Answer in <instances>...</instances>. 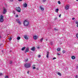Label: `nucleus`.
<instances>
[{
	"instance_id": "nucleus-37",
	"label": "nucleus",
	"mask_w": 78,
	"mask_h": 78,
	"mask_svg": "<svg viewBox=\"0 0 78 78\" xmlns=\"http://www.w3.org/2000/svg\"><path fill=\"white\" fill-rule=\"evenodd\" d=\"M75 19V18H72V20H74Z\"/></svg>"
},
{
	"instance_id": "nucleus-9",
	"label": "nucleus",
	"mask_w": 78,
	"mask_h": 78,
	"mask_svg": "<svg viewBox=\"0 0 78 78\" xmlns=\"http://www.w3.org/2000/svg\"><path fill=\"white\" fill-rule=\"evenodd\" d=\"M3 14H5V13H6L7 11L6 10L5 8H3Z\"/></svg>"
},
{
	"instance_id": "nucleus-25",
	"label": "nucleus",
	"mask_w": 78,
	"mask_h": 78,
	"mask_svg": "<svg viewBox=\"0 0 78 78\" xmlns=\"http://www.w3.org/2000/svg\"><path fill=\"white\" fill-rule=\"evenodd\" d=\"M54 30L55 31H58V29H56V28H55Z\"/></svg>"
},
{
	"instance_id": "nucleus-34",
	"label": "nucleus",
	"mask_w": 78,
	"mask_h": 78,
	"mask_svg": "<svg viewBox=\"0 0 78 78\" xmlns=\"http://www.w3.org/2000/svg\"><path fill=\"white\" fill-rule=\"evenodd\" d=\"M58 56H59V55H60V53H58V54H57Z\"/></svg>"
},
{
	"instance_id": "nucleus-7",
	"label": "nucleus",
	"mask_w": 78,
	"mask_h": 78,
	"mask_svg": "<svg viewBox=\"0 0 78 78\" xmlns=\"http://www.w3.org/2000/svg\"><path fill=\"white\" fill-rule=\"evenodd\" d=\"M40 9L43 12L44 10V9L43 8V7L41 6H40Z\"/></svg>"
},
{
	"instance_id": "nucleus-41",
	"label": "nucleus",
	"mask_w": 78,
	"mask_h": 78,
	"mask_svg": "<svg viewBox=\"0 0 78 78\" xmlns=\"http://www.w3.org/2000/svg\"><path fill=\"white\" fill-rule=\"evenodd\" d=\"M13 0H10V2H13Z\"/></svg>"
},
{
	"instance_id": "nucleus-3",
	"label": "nucleus",
	"mask_w": 78,
	"mask_h": 78,
	"mask_svg": "<svg viewBox=\"0 0 78 78\" xmlns=\"http://www.w3.org/2000/svg\"><path fill=\"white\" fill-rule=\"evenodd\" d=\"M4 21V20L3 19V16L2 15H1L0 16V22L2 23Z\"/></svg>"
},
{
	"instance_id": "nucleus-18",
	"label": "nucleus",
	"mask_w": 78,
	"mask_h": 78,
	"mask_svg": "<svg viewBox=\"0 0 78 78\" xmlns=\"http://www.w3.org/2000/svg\"><path fill=\"white\" fill-rule=\"evenodd\" d=\"M12 60L10 61L9 64H12Z\"/></svg>"
},
{
	"instance_id": "nucleus-20",
	"label": "nucleus",
	"mask_w": 78,
	"mask_h": 78,
	"mask_svg": "<svg viewBox=\"0 0 78 78\" xmlns=\"http://www.w3.org/2000/svg\"><path fill=\"white\" fill-rule=\"evenodd\" d=\"M76 36L77 37V39H78V34H77L76 35Z\"/></svg>"
},
{
	"instance_id": "nucleus-46",
	"label": "nucleus",
	"mask_w": 78,
	"mask_h": 78,
	"mask_svg": "<svg viewBox=\"0 0 78 78\" xmlns=\"http://www.w3.org/2000/svg\"><path fill=\"white\" fill-rule=\"evenodd\" d=\"M57 19V18H55V20H56Z\"/></svg>"
},
{
	"instance_id": "nucleus-21",
	"label": "nucleus",
	"mask_w": 78,
	"mask_h": 78,
	"mask_svg": "<svg viewBox=\"0 0 78 78\" xmlns=\"http://www.w3.org/2000/svg\"><path fill=\"white\" fill-rule=\"evenodd\" d=\"M58 75L60 76H61L62 75L60 73H58Z\"/></svg>"
},
{
	"instance_id": "nucleus-4",
	"label": "nucleus",
	"mask_w": 78,
	"mask_h": 78,
	"mask_svg": "<svg viewBox=\"0 0 78 78\" xmlns=\"http://www.w3.org/2000/svg\"><path fill=\"white\" fill-rule=\"evenodd\" d=\"M16 11H17V12H21V9L19 7H16Z\"/></svg>"
},
{
	"instance_id": "nucleus-30",
	"label": "nucleus",
	"mask_w": 78,
	"mask_h": 78,
	"mask_svg": "<svg viewBox=\"0 0 78 78\" xmlns=\"http://www.w3.org/2000/svg\"><path fill=\"white\" fill-rule=\"evenodd\" d=\"M9 41H11L12 40V37H10L9 38Z\"/></svg>"
},
{
	"instance_id": "nucleus-23",
	"label": "nucleus",
	"mask_w": 78,
	"mask_h": 78,
	"mask_svg": "<svg viewBox=\"0 0 78 78\" xmlns=\"http://www.w3.org/2000/svg\"><path fill=\"white\" fill-rule=\"evenodd\" d=\"M20 39V37H18L17 38V40H19Z\"/></svg>"
},
{
	"instance_id": "nucleus-44",
	"label": "nucleus",
	"mask_w": 78,
	"mask_h": 78,
	"mask_svg": "<svg viewBox=\"0 0 78 78\" xmlns=\"http://www.w3.org/2000/svg\"><path fill=\"white\" fill-rule=\"evenodd\" d=\"M37 48H38V49H39L40 48L38 46V47H37Z\"/></svg>"
},
{
	"instance_id": "nucleus-22",
	"label": "nucleus",
	"mask_w": 78,
	"mask_h": 78,
	"mask_svg": "<svg viewBox=\"0 0 78 78\" xmlns=\"http://www.w3.org/2000/svg\"><path fill=\"white\" fill-rule=\"evenodd\" d=\"M66 51L63 50L62 51V52H63V54L66 53Z\"/></svg>"
},
{
	"instance_id": "nucleus-15",
	"label": "nucleus",
	"mask_w": 78,
	"mask_h": 78,
	"mask_svg": "<svg viewBox=\"0 0 78 78\" xmlns=\"http://www.w3.org/2000/svg\"><path fill=\"white\" fill-rule=\"evenodd\" d=\"M61 50V48H57V51H60V50Z\"/></svg>"
},
{
	"instance_id": "nucleus-27",
	"label": "nucleus",
	"mask_w": 78,
	"mask_h": 78,
	"mask_svg": "<svg viewBox=\"0 0 78 78\" xmlns=\"http://www.w3.org/2000/svg\"><path fill=\"white\" fill-rule=\"evenodd\" d=\"M16 22H19L20 21H19V19H17L16 20Z\"/></svg>"
},
{
	"instance_id": "nucleus-19",
	"label": "nucleus",
	"mask_w": 78,
	"mask_h": 78,
	"mask_svg": "<svg viewBox=\"0 0 78 78\" xmlns=\"http://www.w3.org/2000/svg\"><path fill=\"white\" fill-rule=\"evenodd\" d=\"M17 23H18L19 24H20V25H21V23L20 21L17 22Z\"/></svg>"
},
{
	"instance_id": "nucleus-16",
	"label": "nucleus",
	"mask_w": 78,
	"mask_h": 78,
	"mask_svg": "<svg viewBox=\"0 0 78 78\" xmlns=\"http://www.w3.org/2000/svg\"><path fill=\"white\" fill-rule=\"evenodd\" d=\"M75 23L76 24H77L76 27H78V22L77 21H76V22H75Z\"/></svg>"
},
{
	"instance_id": "nucleus-31",
	"label": "nucleus",
	"mask_w": 78,
	"mask_h": 78,
	"mask_svg": "<svg viewBox=\"0 0 78 78\" xmlns=\"http://www.w3.org/2000/svg\"><path fill=\"white\" fill-rule=\"evenodd\" d=\"M61 14H60V15H59V17H60V18H61Z\"/></svg>"
},
{
	"instance_id": "nucleus-33",
	"label": "nucleus",
	"mask_w": 78,
	"mask_h": 78,
	"mask_svg": "<svg viewBox=\"0 0 78 78\" xmlns=\"http://www.w3.org/2000/svg\"><path fill=\"white\" fill-rule=\"evenodd\" d=\"M46 0H43V2H46Z\"/></svg>"
},
{
	"instance_id": "nucleus-50",
	"label": "nucleus",
	"mask_w": 78,
	"mask_h": 78,
	"mask_svg": "<svg viewBox=\"0 0 78 78\" xmlns=\"http://www.w3.org/2000/svg\"><path fill=\"white\" fill-rule=\"evenodd\" d=\"M76 1H78V0H76Z\"/></svg>"
},
{
	"instance_id": "nucleus-12",
	"label": "nucleus",
	"mask_w": 78,
	"mask_h": 78,
	"mask_svg": "<svg viewBox=\"0 0 78 78\" xmlns=\"http://www.w3.org/2000/svg\"><path fill=\"white\" fill-rule=\"evenodd\" d=\"M24 38L26 40H28V38L27 37V35H25L24 36Z\"/></svg>"
},
{
	"instance_id": "nucleus-2",
	"label": "nucleus",
	"mask_w": 78,
	"mask_h": 78,
	"mask_svg": "<svg viewBox=\"0 0 78 78\" xmlns=\"http://www.w3.org/2000/svg\"><path fill=\"white\" fill-rule=\"evenodd\" d=\"M23 24L25 26L27 27L28 26L29 22H28L27 20H25L23 22Z\"/></svg>"
},
{
	"instance_id": "nucleus-17",
	"label": "nucleus",
	"mask_w": 78,
	"mask_h": 78,
	"mask_svg": "<svg viewBox=\"0 0 78 78\" xmlns=\"http://www.w3.org/2000/svg\"><path fill=\"white\" fill-rule=\"evenodd\" d=\"M71 58L73 60H74L75 58V57L74 56H72Z\"/></svg>"
},
{
	"instance_id": "nucleus-26",
	"label": "nucleus",
	"mask_w": 78,
	"mask_h": 78,
	"mask_svg": "<svg viewBox=\"0 0 78 78\" xmlns=\"http://www.w3.org/2000/svg\"><path fill=\"white\" fill-rule=\"evenodd\" d=\"M58 9H57L56 10H55V11H56V12H58Z\"/></svg>"
},
{
	"instance_id": "nucleus-14",
	"label": "nucleus",
	"mask_w": 78,
	"mask_h": 78,
	"mask_svg": "<svg viewBox=\"0 0 78 78\" xmlns=\"http://www.w3.org/2000/svg\"><path fill=\"white\" fill-rule=\"evenodd\" d=\"M26 49V47H24L23 48H22L21 49V50L22 51H24L25 50V49Z\"/></svg>"
},
{
	"instance_id": "nucleus-6",
	"label": "nucleus",
	"mask_w": 78,
	"mask_h": 78,
	"mask_svg": "<svg viewBox=\"0 0 78 78\" xmlns=\"http://www.w3.org/2000/svg\"><path fill=\"white\" fill-rule=\"evenodd\" d=\"M69 5H66L65 7V9L66 10H67L69 9Z\"/></svg>"
},
{
	"instance_id": "nucleus-10",
	"label": "nucleus",
	"mask_w": 78,
	"mask_h": 78,
	"mask_svg": "<svg viewBox=\"0 0 78 78\" xmlns=\"http://www.w3.org/2000/svg\"><path fill=\"white\" fill-rule=\"evenodd\" d=\"M33 38L34 40H36L37 39V35H34Z\"/></svg>"
},
{
	"instance_id": "nucleus-49",
	"label": "nucleus",
	"mask_w": 78,
	"mask_h": 78,
	"mask_svg": "<svg viewBox=\"0 0 78 78\" xmlns=\"http://www.w3.org/2000/svg\"><path fill=\"white\" fill-rule=\"evenodd\" d=\"M1 38V35H0V38Z\"/></svg>"
},
{
	"instance_id": "nucleus-45",
	"label": "nucleus",
	"mask_w": 78,
	"mask_h": 78,
	"mask_svg": "<svg viewBox=\"0 0 78 78\" xmlns=\"http://www.w3.org/2000/svg\"><path fill=\"white\" fill-rule=\"evenodd\" d=\"M2 75V74L1 73H0V76H1V75Z\"/></svg>"
},
{
	"instance_id": "nucleus-5",
	"label": "nucleus",
	"mask_w": 78,
	"mask_h": 78,
	"mask_svg": "<svg viewBox=\"0 0 78 78\" xmlns=\"http://www.w3.org/2000/svg\"><path fill=\"white\" fill-rule=\"evenodd\" d=\"M29 48H28V47H27L25 49V53H27V52H28V51H29Z\"/></svg>"
},
{
	"instance_id": "nucleus-51",
	"label": "nucleus",
	"mask_w": 78,
	"mask_h": 78,
	"mask_svg": "<svg viewBox=\"0 0 78 78\" xmlns=\"http://www.w3.org/2000/svg\"><path fill=\"white\" fill-rule=\"evenodd\" d=\"M0 47H1V45H0Z\"/></svg>"
},
{
	"instance_id": "nucleus-8",
	"label": "nucleus",
	"mask_w": 78,
	"mask_h": 78,
	"mask_svg": "<svg viewBox=\"0 0 78 78\" xmlns=\"http://www.w3.org/2000/svg\"><path fill=\"white\" fill-rule=\"evenodd\" d=\"M30 50L33 51H35V47L34 46L33 47L31 48H30Z\"/></svg>"
},
{
	"instance_id": "nucleus-29",
	"label": "nucleus",
	"mask_w": 78,
	"mask_h": 78,
	"mask_svg": "<svg viewBox=\"0 0 78 78\" xmlns=\"http://www.w3.org/2000/svg\"><path fill=\"white\" fill-rule=\"evenodd\" d=\"M58 4H61V2H60V1H58Z\"/></svg>"
},
{
	"instance_id": "nucleus-1",
	"label": "nucleus",
	"mask_w": 78,
	"mask_h": 78,
	"mask_svg": "<svg viewBox=\"0 0 78 78\" xmlns=\"http://www.w3.org/2000/svg\"><path fill=\"white\" fill-rule=\"evenodd\" d=\"M31 65L30 63H27L24 65V67L25 68H29L31 67Z\"/></svg>"
},
{
	"instance_id": "nucleus-28",
	"label": "nucleus",
	"mask_w": 78,
	"mask_h": 78,
	"mask_svg": "<svg viewBox=\"0 0 78 78\" xmlns=\"http://www.w3.org/2000/svg\"><path fill=\"white\" fill-rule=\"evenodd\" d=\"M5 78H8V76H6Z\"/></svg>"
},
{
	"instance_id": "nucleus-36",
	"label": "nucleus",
	"mask_w": 78,
	"mask_h": 78,
	"mask_svg": "<svg viewBox=\"0 0 78 78\" xmlns=\"http://www.w3.org/2000/svg\"><path fill=\"white\" fill-rule=\"evenodd\" d=\"M36 68L35 67H33V69H36Z\"/></svg>"
},
{
	"instance_id": "nucleus-43",
	"label": "nucleus",
	"mask_w": 78,
	"mask_h": 78,
	"mask_svg": "<svg viewBox=\"0 0 78 78\" xmlns=\"http://www.w3.org/2000/svg\"><path fill=\"white\" fill-rule=\"evenodd\" d=\"M16 17H18V15H16Z\"/></svg>"
},
{
	"instance_id": "nucleus-39",
	"label": "nucleus",
	"mask_w": 78,
	"mask_h": 78,
	"mask_svg": "<svg viewBox=\"0 0 78 78\" xmlns=\"http://www.w3.org/2000/svg\"><path fill=\"white\" fill-rule=\"evenodd\" d=\"M27 73H28V74H29V71H27Z\"/></svg>"
},
{
	"instance_id": "nucleus-48",
	"label": "nucleus",
	"mask_w": 78,
	"mask_h": 78,
	"mask_svg": "<svg viewBox=\"0 0 78 78\" xmlns=\"http://www.w3.org/2000/svg\"><path fill=\"white\" fill-rule=\"evenodd\" d=\"M11 51H11V50H10V52H11Z\"/></svg>"
},
{
	"instance_id": "nucleus-11",
	"label": "nucleus",
	"mask_w": 78,
	"mask_h": 78,
	"mask_svg": "<svg viewBox=\"0 0 78 78\" xmlns=\"http://www.w3.org/2000/svg\"><path fill=\"white\" fill-rule=\"evenodd\" d=\"M23 7L24 8H27V5L26 3H25L23 4Z\"/></svg>"
},
{
	"instance_id": "nucleus-35",
	"label": "nucleus",
	"mask_w": 78,
	"mask_h": 78,
	"mask_svg": "<svg viewBox=\"0 0 78 78\" xmlns=\"http://www.w3.org/2000/svg\"><path fill=\"white\" fill-rule=\"evenodd\" d=\"M56 58L55 57V58H53V59H52V60H53L54 59H56Z\"/></svg>"
},
{
	"instance_id": "nucleus-24",
	"label": "nucleus",
	"mask_w": 78,
	"mask_h": 78,
	"mask_svg": "<svg viewBox=\"0 0 78 78\" xmlns=\"http://www.w3.org/2000/svg\"><path fill=\"white\" fill-rule=\"evenodd\" d=\"M43 41V38H42L40 40V41H41V42H42V41Z\"/></svg>"
},
{
	"instance_id": "nucleus-40",
	"label": "nucleus",
	"mask_w": 78,
	"mask_h": 78,
	"mask_svg": "<svg viewBox=\"0 0 78 78\" xmlns=\"http://www.w3.org/2000/svg\"><path fill=\"white\" fill-rule=\"evenodd\" d=\"M28 60V59H26L25 61H26V62Z\"/></svg>"
},
{
	"instance_id": "nucleus-47",
	"label": "nucleus",
	"mask_w": 78,
	"mask_h": 78,
	"mask_svg": "<svg viewBox=\"0 0 78 78\" xmlns=\"http://www.w3.org/2000/svg\"><path fill=\"white\" fill-rule=\"evenodd\" d=\"M48 41V39H46V41Z\"/></svg>"
},
{
	"instance_id": "nucleus-32",
	"label": "nucleus",
	"mask_w": 78,
	"mask_h": 78,
	"mask_svg": "<svg viewBox=\"0 0 78 78\" xmlns=\"http://www.w3.org/2000/svg\"><path fill=\"white\" fill-rule=\"evenodd\" d=\"M41 55H38V58H40V57H41Z\"/></svg>"
},
{
	"instance_id": "nucleus-42",
	"label": "nucleus",
	"mask_w": 78,
	"mask_h": 78,
	"mask_svg": "<svg viewBox=\"0 0 78 78\" xmlns=\"http://www.w3.org/2000/svg\"><path fill=\"white\" fill-rule=\"evenodd\" d=\"M18 1H19V2H21V1H22V0H18Z\"/></svg>"
},
{
	"instance_id": "nucleus-13",
	"label": "nucleus",
	"mask_w": 78,
	"mask_h": 78,
	"mask_svg": "<svg viewBox=\"0 0 78 78\" xmlns=\"http://www.w3.org/2000/svg\"><path fill=\"white\" fill-rule=\"evenodd\" d=\"M47 56H46V57H47V58H48V55L49 54V52H47Z\"/></svg>"
},
{
	"instance_id": "nucleus-38",
	"label": "nucleus",
	"mask_w": 78,
	"mask_h": 78,
	"mask_svg": "<svg viewBox=\"0 0 78 78\" xmlns=\"http://www.w3.org/2000/svg\"><path fill=\"white\" fill-rule=\"evenodd\" d=\"M75 78H78V75L76 76Z\"/></svg>"
}]
</instances>
